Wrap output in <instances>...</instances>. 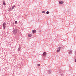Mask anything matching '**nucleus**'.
<instances>
[{"label": "nucleus", "mask_w": 76, "mask_h": 76, "mask_svg": "<svg viewBox=\"0 0 76 76\" xmlns=\"http://www.w3.org/2000/svg\"><path fill=\"white\" fill-rule=\"evenodd\" d=\"M42 13H45V11H42Z\"/></svg>", "instance_id": "dca6fc26"}, {"label": "nucleus", "mask_w": 76, "mask_h": 76, "mask_svg": "<svg viewBox=\"0 0 76 76\" xmlns=\"http://www.w3.org/2000/svg\"><path fill=\"white\" fill-rule=\"evenodd\" d=\"M13 34L14 35H16L17 32H18V29L16 28H15V29L13 30Z\"/></svg>", "instance_id": "f257e3e1"}, {"label": "nucleus", "mask_w": 76, "mask_h": 76, "mask_svg": "<svg viewBox=\"0 0 76 76\" xmlns=\"http://www.w3.org/2000/svg\"><path fill=\"white\" fill-rule=\"evenodd\" d=\"M17 23H18V22L17 21H15V23L16 24H17Z\"/></svg>", "instance_id": "2eb2a0df"}, {"label": "nucleus", "mask_w": 76, "mask_h": 76, "mask_svg": "<svg viewBox=\"0 0 76 76\" xmlns=\"http://www.w3.org/2000/svg\"><path fill=\"white\" fill-rule=\"evenodd\" d=\"M28 37H32V35L31 34H30L28 35Z\"/></svg>", "instance_id": "9d476101"}, {"label": "nucleus", "mask_w": 76, "mask_h": 76, "mask_svg": "<svg viewBox=\"0 0 76 76\" xmlns=\"http://www.w3.org/2000/svg\"><path fill=\"white\" fill-rule=\"evenodd\" d=\"M75 61L76 62V58L75 59Z\"/></svg>", "instance_id": "aec40b11"}, {"label": "nucleus", "mask_w": 76, "mask_h": 76, "mask_svg": "<svg viewBox=\"0 0 76 76\" xmlns=\"http://www.w3.org/2000/svg\"><path fill=\"white\" fill-rule=\"evenodd\" d=\"M48 74H51V70H48Z\"/></svg>", "instance_id": "39448f33"}, {"label": "nucleus", "mask_w": 76, "mask_h": 76, "mask_svg": "<svg viewBox=\"0 0 76 76\" xmlns=\"http://www.w3.org/2000/svg\"><path fill=\"white\" fill-rule=\"evenodd\" d=\"M3 4H4V6H6V3H5V2L4 1H3Z\"/></svg>", "instance_id": "9b49d317"}, {"label": "nucleus", "mask_w": 76, "mask_h": 76, "mask_svg": "<svg viewBox=\"0 0 76 76\" xmlns=\"http://www.w3.org/2000/svg\"><path fill=\"white\" fill-rule=\"evenodd\" d=\"M61 76H64V75H63V74H61Z\"/></svg>", "instance_id": "f3484780"}, {"label": "nucleus", "mask_w": 76, "mask_h": 76, "mask_svg": "<svg viewBox=\"0 0 76 76\" xmlns=\"http://www.w3.org/2000/svg\"><path fill=\"white\" fill-rule=\"evenodd\" d=\"M15 7V5L13 6L12 7V9H13Z\"/></svg>", "instance_id": "1a4fd4ad"}, {"label": "nucleus", "mask_w": 76, "mask_h": 76, "mask_svg": "<svg viewBox=\"0 0 76 76\" xmlns=\"http://www.w3.org/2000/svg\"><path fill=\"white\" fill-rule=\"evenodd\" d=\"M8 11H9V12H10V11H11V10H8Z\"/></svg>", "instance_id": "6ab92c4d"}, {"label": "nucleus", "mask_w": 76, "mask_h": 76, "mask_svg": "<svg viewBox=\"0 0 76 76\" xmlns=\"http://www.w3.org/2000/svg\"><path fill=\"white\" fill-rule=\"evenodd\" d=\"M46 14H49V12H48V11H47V12H46Z\"/></svg>", "instance_id": "ddd939ff"}, {"label": "nucleus", "mask_w": 76, "mask_h": 76, "mask_svg": "<svg viewBox=\"0 0 76 76\" xmlns=\"http://www.w3.org/2000/svg\"><path fill=\"white\" fill-rule=\"evenodd\" d=\"M61 48V47H59L58 48L57 51V53H58V52H59L60 51V49Z\"/></svg>", "instance_id": "7ed1b4c3"}, {"label": "nucleus", "mask_w": 76, "mask_h": 76, "mask_svg": "<svg viewBox=\"0 0 76 76\" xmlns=\"http://www.w3.org/2000/svg\"><path fill=\"white\" fill-rule=\"evenodd\" d=\"M6 22H4L3 23L2 26H3L4 29H6Z\"/></svg>", "instance_id": "f03ea898"}, {"label": "nucleus", "mask_w": 76, "mask_h": 76, "mask_svg": "<svg viewBox=\"0 0 76 76\" xmlns=\"http://www.w3.org/2000/svg\"><path fill=\"white\" fill-rule=\"evenodd\" d=\"M64 2H63V1H60L59 2V3L60 4H63V3Z\"/></svg>", "instance_id": "0eeeda50"}, {"label": "nucleus", "mask_w": 76, "mask_h": 76, "mask_svg": "<svg viewBox=\"0 0 76 76\" xmlns=\"http://www.w3.org/2000/svg\"><path fill=\"white\" fill-rule=\"evenodd\" d=\"M36 32H37V31L35 30H32V32L33 34H35V33H36Z\"/></svg>", "instance_id": "423d86ee"}, {"label": "nucleus", "mask_w": 76, "mask_h": 76, "mask_svg": "<svg viewBox=\"0 0 76 76\" xmlns=\"http://www.w3.org/2000/svg\"><path fill=\"white\" fill-rule=\"evenodd\" d=\"M75 57H76V52H75Z\"/></svg>", "instance_id": "a211bd4d"}, {"label": "nucleus", "mask_w": 76, "mask_h": 76, "mask_svg": "<svg viewBox=\"0 0 76 76\" xmlns=\"http://www.w3.org/2000/svg\"><path fill=\"white\" fill-rule=\"evenodd\" d=\"M46 53H47L45 52L43 53V56H46Z\"/></svg>", "instance_id": "6e6552de"}, {"label": "nucleus", "mask_w": 76, "mask_h": 76, "mask_svg": "<svg viewBox=\"0 0 76 76\" xmlns=\"http://www.w3.org/2000/svg\"><path fill=\"white\" fill-rule=\"evenodd\" d=\"M37 66H38L39 67V66H40V64H37Z\"/></svg>", "instance_id": "4468645a"}, {"label": "nucleus", "mask_w": 76, "mask_h": 76, "mask_svg": "<svg viewBox=\"0 0 76 76\" xmlns=\"http://www.w3.org/2000/svg\"><path fill=\"white\" fill-rule=\"evenodd\" d=\"M20 48H19L18 49V51H20Z\"/></svg>", "instance_id": "f8f14e48"}, {"label": "nucleus", "mask_w": 76, "mask_h": 76, "mask_svg": "<svg viewBox=\"0 0 76 76\" xmlns=\"http://www.w3.org/2000/svg\"><path fill=\"white\" fill-rule=\"evenodd\" d=\"M72 52H73V51L72 50H69V51L68 53L69 54H70L71 53H72Z\"/></svg>", "instance_id": "20e7f679"}]
</instances>
